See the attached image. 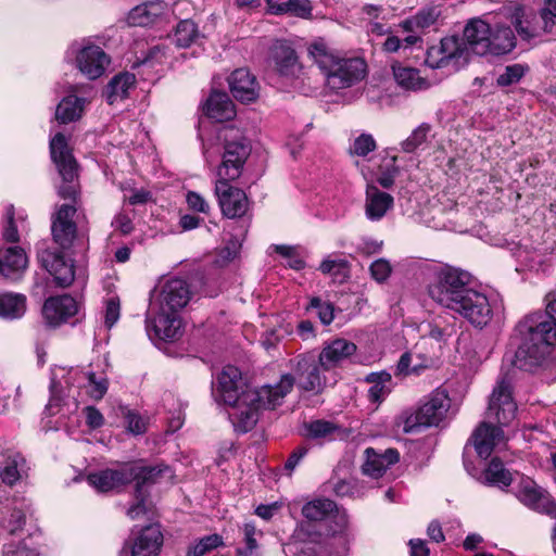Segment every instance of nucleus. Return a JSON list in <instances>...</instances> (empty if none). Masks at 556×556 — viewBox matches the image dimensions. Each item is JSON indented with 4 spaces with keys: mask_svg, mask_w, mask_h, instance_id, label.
Here are the masks:
<instances>
[{
    "mask_svg": "<svg viewBox=\"0 0 556 556\" xmlns=\"http://www.w3.org/2000/svg\"><path fill=\"white\" fill-rule=\"evenodd\" d=\"M517 404L513 397L511 379L502 376L490 395L486 409L488 420L481 421L471 435L476 452L488 458L493 450L504 442L501 426H508L516 417Z\"/></svg>",
    "mask_w": 556,
    "mask_h": 556,
    "instance_id": "obj_1",
    "label": "nucleus"
},
{
    "mask_svg": "<svg viewBox=\"0 0 556 556\" xmlns=\"http://www.w3.org/2000/svg\"><path fill=\"white\" fill-rule=\"evenodd\" d=\"M520 343L514 365L523 370L541 366L556 345V320L547 313L525 316L516 326Z\"/></svg>",
    "mask_w": 556,
    "mask_h": 556,
    "instance_id": "obj_2",
    "label": "nucleus"
},
{
    "mask_svg": "<svg viewBox=\"0 0 556 556\" xmlns=\"http://www.w3.org/2000/svg\"><path fill=\"white\" fill-rule=\"evenodd\" d=\"M293 382L294 379L290 375H282L275 386L242 391L241 399L229 405L231 410L228 415L235 430L242 433L252 430L258 420L260 409H274L279 406L293 389Z\"/></svg>",
    "mask_w": 556,
    "mask_h": 556,
    "instance_id": "obj_3",
    "label": "nucleus"
},
{
    "mask_svg": "<svg viewBox=\"0 0 556 556\" xmlns=\"http://www.w3.org/2000/svg\"><path fill=\"white\" fill-rule=\"evenodd\" d=\"M308 53L325 75L327 86L332 90L349 88L365 77L366 64L362 59H338L323 42H314Z\"/></svg>",
    "mask_w": 556,
    "mask_h": 556,
    "instance_id": "obj_4",
    "label": "nucleus"
},
{
    "mask_svg": "<svg viewBox=\"0 0 556 556\" xmlns=\"http://www.w3.org/2000/svg\"><path fill=\"white\" fill-rule=\"evenodd\" d=\"M471 282V275L448 265H434L430 269L428 294L439 305L451 309Z\"/></svg>",
    "mask_w": 556,
    "mask_h": 556,
    "instance_id": "obj_5",
    "label": "nucleus"
},
{
    "mask_svg": "<svg viewBox=\"0 0 556 556\" xmlns=\"http://www.w3.org/2000/svg\"><path fill=\"white\" fill-rule=\"evenodd\" d=\"M450 406L451 400L447 391L442 388L435 389L416 410L405 416L404 432H415L420 427L439 426L445 418Z\"/></svg>",
    "mask_w": 556,
    "mask_h": 556,
    "instance_id": "obj_6",
    "label": "nucleus"
},
{
    "mask_svg": "<svg viewBox=\"0 0 556 556\" xmlns=\"http://www.w3.org/2000/svg\"><path fill=\"white\" fill-rule=\"evenodd\" d=\"M50 153L63 180V184L58 189L59 195L75 202L77 195V184L75 180L78 176V166L63 134L58 132L50 140Z\"/></svg>",
    "mask_w": 556,
    "mask_h": 556,
    "instance_id": "obj_7",
    "label": "nucleus"
},
{
    "mask_svg": "<svg viewBox=\"0 0 556 556\" xmlns=\"http://www.w3.org/2000/svg\"><path fill=\"white\" fill-rule=\"evenodd\" d=\"M224 152L222 163L217 167V179L236 180L243 170V166L251 154L249 140L235 131L228 129L224 135Z\"/></svg>",
    "mask_w": 556,
    "mask_h": 556,
    "instance_id": "obj_8",
    "label": "nucleus"
},
{
    "mask_svg": "<svg viewBox=\"0 0 556 556\" xmlns=\"http://www.w3.org/2000/svg\"><path fill=\"white\" fill-rule=\"evenodd\" d=\"M451 311L459 314L477 328H483L492 319V307L488 296L470 286Z\"/></svg>",
    "mask_w": 556,
    "mask_h": 556,
    "instance_id": "obj_9",
    "label": "nucleus"
},
{
    "mask_svg": "<svg viewBox=\"0 0 556 556\" xmlns=\"http://www.w3.org/2000/svg\"><path fill=\"white\" fill-rule=\"evenodd\" d=\"M292 363L294 375L289 374L298 387L304 391L319 393L326 384L325 377L320 374V364L311 354L296 356Z\"/></svg>",
    "mask_w": 556,
    "mask_h": 556,
    "instance_id": "obj_10",
    "label": "nucleus"
},
{
    "mask_svg": "<svg viewBox=\"0 0 556 556\" xmlns=\"http://www.w3.org/2000/svg\"><path fill=\"white\" fill-rule=\"evenodd\" d=\"M146 321L148 331L153 330L155 337L161 340L173 341L180 334L181 319L179 314L156 304L151 303Z\"/></svg>",
    "mask_w": 556,
    "mask_h": 556,
    "instance_id": "obj_11",
    "label": "nucleus"
},
{
    "mask_svg": "<svg viewBox=\"0 0 556 556\" xmlns=\"http://www.w3.org/2000/svg\"><path fill=\"white\" fill-rule=\"evenodd\" d=\"M230 180L217 179L215 194L223 214L228 218L241 217L248 210V198L245 193L229 185Z\"/></svg>",
    "mask_w": 556,
    "mask_h": 556,
    "instance_id": "obj_12",
    "label": "nucleus"
},
{
    "mask_svg": "<svg viewBox=\"0 0 556 556\" xmlns=\"http://www.w3.org/2000/svg\"><path fill=\"white\" fill-rule=\"evenodd\" d=\"M191 292L186 280L173 278L166 280L160 288L155 301L152 302L165 309L179 313L190 301Z\"/></svg>",
    "mask_w": 556,
    "mask_h": 556,
    "instance_id": "obj_13",
    "label": "nucleus"
},
{
    "mask_svg": "<svg viewBox=\"0 0 556 556\" xmlns=\"http://www.w3.org/2000/svg\"><path fill=\"white\" fill-rule=\"evenodd\" d=\"M136 471L132 465L124 464L117 469H104L91 472L87 476L88 483L99 492H110L118 490L132 482Z\"/></svg>",
    "mask_w": 556,
    "mask_h": 556,
    "instance_id": "obj_14",
    "label": "nucleus"
},
{
    "mask_svg": "<svg viewBox=\"0 0 556 556\" xmlns=\"http://www.w3.org/2000/svg\"><path fill=\"white\" fill-rule=\"evenodd\" d=\"M41 266L53 276L60 287H68L75 279L72 260H66L63 252L46 249L38 254Z\"/></svg>",
    "mask_w": 556,
    "mask_h": 556,
    "instance_id": "obj_15",
    "label": "nucleus"
},
{
    "mask_svg": "<svg viewBox=\"0 0 556 556\" xmlns=\"http://www.w3.org/2000/svg\"><path fill=\"white\" fill-rule=\"evenodd\" d=\"M250 389L242 382L240 370L235 366H226L217 377L214 395L217 401L231 405L241 399V392Z\"/></svg>",
    "mask_w": 556,
    "mask_h": 556,
    "instance_id": "obj_16",
    "label": "nucleus"
},
{
    "mask_svg": "<svg viewBox=\"0 0 556 556\" xmlns=\"http://www.w3.org/2000/svg\"><path fill=\"white\" fill-rule=\"evenodd\" d=\"M76 207L72 204H62L52 216L51 232L54 242L62 249L72 247L76 237L77 227L73 222Z\"/></svg>",
    "mask_w": 556,
    "mask_h": 556,
    "instance_id": "obj_17",
    "label": "nucleus"
},
{
    "mask_svg": "<svg viewBox=\"0 0 556 556\" xmlns=\"http://www.w3.org/2000/svg\"><path fill=\"white\" fill-rule=\"evenodd\" d=\"M109 63V56L98 46L84 47L76 56L78 70L89 79L102 76Z\"/></svg>",
    "mask_w": 556,
    "mask_h": 556,
    "instance_id": "obj_18",
    "label": "nucleus"
},
{
    "mask_svg": "<svg viewBox=\"0 0 556 556\" xmlns=\"http://www.w3.org/2000/svg\"><path fill=\"white\" fill-rule=\"evenodd\" d=\"M77 309L75 299L64 294L49 298L43 304L42 314L47 324L56 327L73 317Z\"/></svg>",
    "mask_w": 556,
    "mask_h": 556,
    "instance_id": "obj_19",
    "label": "nucleus"
},
{
    "mask_svg": "<svg viewBox=\"0 0 556 556\" xmlns=\"http://www.w3.org/2000/svg\"><path fill=\"white\" fill-rule=\"evenodd\" d=\"M465 50L456 37H445L439 46L428 49L426 63L432 68L447 66L452 61L462 59Z\"/></svg>",
    "mask_w": 556,
    "mask_h": 556,
    "instance_id": "obj_20",
    "label": "nucleus"
},
{
    "mask_svg": "<svg viewBox=\"0 0 556 556\" xmlns=\"http://www.w3.org/2000/svg\"><path fill=\"white\" fill-rule=\"evenodd\" d=\"M464 40L466 50L477 55H485L492 46L490 25L479 18L470 21L464 29Z\"/></svg>",
    "mask_w": 556,
    "mask_h": 556,
    "instance_id": "obj_21",
    "label": "nucleus"
},
{
    "mask_svg": "<svg viewBox=\"0 0 556 556\" xmlns=\"http://www.w3.org/2000/svg\"><path fill=\"white\" fill-rule=\"evenodd\" d=\"M271 56L277 72L287 79L299 78L302 65L293 48L285 42H276L271 48Z\"/></svg>",
    "mask_w": 556,
    "mask_h": 556,
    "instance_id": "obj_22",
    "label": "nucleus"
},
{
    "mask_svg": "<svg viewBox=\"0 0 556 556\" xmlns=\"http://www.w3.org/2000/svg\"><path fill=\"white\" fill-rule=\"evenodd\" d=\"M28 258L23 248L9 245L0 248V274L11 280L18 279L27 268Z\"/></svg>",
    "mask_w": 556,
    "mask_h": 556,
    "instance_id": "obj_23",
    "label": "nucleus"
},
{
    "mask_svg": "<svg viewBox=\"0 0 556 556\" xmlns=\"http://www.w3.org/2000/svg\"><path fill=\"white\" fill-rule=\"evenodd\" d=\"M230 91L238 101L252 102L258 97V84L247 68L233 71L228 78Z\"/></svg>",
    "mask_w": 556,
    "mask_h": 556,
    "instance_id": "obj_24",
    "label": "nucleus"
},
{
    "mask_svg": "<svg viewBox=\"0 0 556 556\" xmlns=\"http://www.w3.org/2000/svg\"><path fill=\"white\" fill-rule=\"evenodd\" d=\"M356 352V345L346 339H334L326 343L318 362L324 370H330Z\"/></svg>",
    "mask_w": 556,
    "mask_h": 556,
    "instance_id": "obj_25",
    "label": "nucleus"
},
{
    "mask_svg": "<svg viewBox=\"0 0 556 556\" xmlns=\"http://www.w3.org/2000/svg\"><path fill=\"white\" fill-rule=\"evenodd\" d=\"M163 544L159 525H150L141 530L130 547L131 556H157Z\"/></svg>",
    "mask_w": 556,
    "mask_h": 556,
    "instance_id": "obj_26",
    "label": "nucleus"
},
{
    "mask_svg": "<svg viewBox=\"0 0 556 556\" xmlns=\"http://www.w3.org/2000/svg\"><path fill=\"white\" fill-rule=\"evenodd\" d=\"M130 464L134 471H136L132 481L136 482L135 490L139 495L142 493L148 494V489L152 484L173 477L170 468L166 465L142 466L134 463Z\"/></svg>",
    "mask_w": 556,
    "mask_h": 556,
    "instance_id": "obj_27",
    "label": "nucleus"
},
{
    "mask_svg": "<svg viewBox=\"0 0 556 556\" xmlns=\"http://www.w3.org/2000/svg\"><path fill=\"white\" fill-rule=\"evenodd\" d=\"M366 460L362 467L363 473L371 478H380L386 470L400 459V454L395 448H388L383 453H378L368 447L365 451Z\"/></svg>",
    "mask_w": 556,
    "mask_h": 556,
    "instance_id": "obj_28",
    "label": "nucleus"
},
{
    "mask_svg": "<svg viewBox=\"0 0 556 556\" xmlns=\"http://www.w3.org/2000/svg\"><path fill=\"white\" fill-rule=\"evenodd\" d=\"M394 199L391 194L381 191L375 186L366 190L365 214L371 222H378L393 207Z\"/></svg>",
    "mask_w": 556,
    "mask_h": 556,
    "instance_id": "obj_29",
    "label": "nucleus"
},
{
    "mask_svg": "<svg viewBox=\"0 0 556 556\" xmlns=\"http://www.w3.org/2000/svg\"><path fill=\"white\" fill-rule=\"evenodd\" d=\"M516 497L529 508L542 513L547 503L548 493L543 491L531 479H522L515 488Z\"/></svg>",
    "mask_w": 556,
    "mask_h": 556,
    "instance_id": "obj_30",
    "label": "nucleus"
},
{
    "mask_svg": "<svg viewBox=\"0 0 556 556\" xmlns=\"http://www.w3.org/2000/svg\"><path fill=\"white\" fill-rule=\"evenodd\" d=\"M204 110L205 114L216 122L230 121L236 115L232 101L226 92L220 91H213L210 94Z\"/></svg>",
    "mask_w": 556,
    "mask_h": 556,
    "instance_id": "obj_31",
    "label": "nucleus"
},
{
    "mask_svg": "<svg viewBox=\"0 0 556 556\" xmlns=\"http://www.w3.org/2000/svg\"><path fill=\"white\" fill-rule=\"evenodd\" d=\"M536 21L538 17L535 13L525 7L515 8L511 14V24L523 40H530L540 35V27Z\"/></svg>",
    "mask_w": 556,
    "mask_h": 556,
    "instance_id": "obj_32",
    "label": "nucleus"
},
{
    "mask_svg": "<svg viewBox=\"0 0 556 556\" xmlns=\"http://www.w3.org/2000/svg\"><path fill=\"white\" fill-rule=\"evenodd\" d=\"M392 72L397 86L406 91H421L429 87L428 80L416 68L394 64Z\"/></svg>",
    "mask_w": 556,
    "mask_h": 556,
    "instance_id": "obj_33",
    "label": "nucleus"
},
{
    "mask_svg": "<svg viewBox=\"0 0 556 556\" xmlns=\"http://www.w3.org/2000/svg\"><path fill=\"white\" fill-rule=\"evenodd\" d=\"M266 2L271 14H290L301 18H308L312 15L309 0H266Z\"/></svg>",
    "mask_w": 556,
    "mask_h": 556,
    "instance_id": "obj_34",
    "label": "nucleus"
},
{
    "mask_svg": "<svg viewBox=\"0 0 556 556\" xmlns=\"http://www.w3.org/2000/svg\"><path fill=\"white\" fill-rule=\"evenodd\" d=\"M86 103L85 98L70 94L59 103L55 118L62 124L75 122L81 117Z\"/></svg>",
    "mask_w": 556,
    "mask_h": 556,
    "instance_id": "obj_35",
    "label": "nucleus"
},
{
    "mask_svg": "<svg viewBox=\"0 0 556 556\" xmlns=\"http://www.w3.org/2000/svg\"><path fill=\"white\" fill-rule=\"evenodd\" d=\"M27 228L26 216L22 213L16 215L13 205L7 206L2 230L3 239L10 243H16L20 241V230L26 231Z\"/></svg>",
    "mask_w": 556,
    "mask_h": 556,
    "instance_id": "obj_36",
    "label": "nucleus"
},
{
    "mask_svg": "<svg viewBox=\"0 0 556 556\" xmlns=\"http://www.w3.org/2000/svg\"><path fill=\"white\" fill-rule=\"evenodd\" d=\"M136 76L124 72L115 75L106 86V99L110 104L128 97L129 89L134 88Z\"/></svg>",
    "mask_w": 556,
    "mask_h": 556,
    "instance_id": "obj_37",
    "label": "nucleus"
},
{
    "mask_svg": "<svg viewBox=\"0 0 556 556\" xmlns=\"http://www.w3.org/2000/svg\"><path fill=\"white\" fill-rule=\"evenodd\" d=\"M163 13L160 2H147L134 8L128 14V23L132 26H148Z\"/></svg>",
    "mask_w": 556,
    "mask_h": 556,
    "instance_id": "obj_38",
    "label": "nucleus"
},
{
    "mask_svg": "<svg viewBox=\"0 0 556 556\" xmlns=\"http://www.w3.org/2000/svg\"><path fill=\"white\" fill-rule=\"evenodd\" d=\"M366 380L371 383L368 389V400L371 403H381L391 392L392 377L387 371L372 372Z\"/></svg>",
    "mask_w": 556,
    "mask_h": 556,
    "instance_id": "obj_39",
    "label": "nucleus"
},
{
    "mask_svg": "<svg viewBox=\"0 0 556 556\" xmlns=\"http://www.w3.org/2000/svg\"><path fill=\"white\" fill-rule=\"evenodd\" d=\"M26 311V298L22 294H0V317L7 319L21 318Z\"/></svg>",
    "mask_w": 556,
    "mask_h": 556,
    "instance_id": "obj_40",
    "label": "nucleus"
},
{
    "mask_svg": "<svg viewBox=\"0 0 556 556\" xmlns=\"http://www.w3.org/2000/svg\"><path fill=\"white\" fill-rule=\"evenodd\" d=\"M491 43L489 53L504 54L510 52L516 46V37L509 26H498L494 33L491 31Z\"/></svg>",
    "mask_w": 556,
    "mask_h": 556,
    "instance_id": "obj_41",
    "label": "nucleus"
},
{
    "mask_svg": "<svg viewBox=\"0 0 556 556\" xmlns=\"http://www.w3.org/2000/svg\"><path fill=\"white\" fill-rule=\"evenodd\" d=\"M336 509V504L328 498H315L302 507L303 516L309 521L324 520Z\"/></svg>",
    "mask_w": 556,
    "mask_h": 556,
    "instance_id": "obj_42",
    "label": "nucleus"
},
{
    "mask_svg": "<svg viewBox=\"0 0 556 556\" xmlns=\"http://www.w3.org/2000/svg\"><path fill=\"white\" fill-rule=\"evenodd\" d=\"M71 399L64 401L58 393L55 384L51 386V397L46 406V413L50 416L62 414L63 416L70 415L77 410L78 402L73 394Z\"/></svg>",
    "mask_w": 556,
    "mask_h": 556,
    "instance_id": "obj_43",
    "label": "nucleus"
},
{
    "mask_svg": "<svg viewBox=\"0 0 556 556\" xmlns=\"http://www.w3.org/2000/svg\"><path fill=\"white\" fill-rule=\"evenodd\" d=\"M484 479L490 484L508 486L513 481V476L510 471L504 467L501 459L495 457L484 470Z\"/></svg>",
    "mask_w": 556,
    "mask_h": 556,
    "instance_id": "obj_44",
    "label": "nucleus"
},
{
    "mask_svg": "<svg viewBox=\"0 0 556 556\" xmlns=\"http://www.w3.org/2000/svg\"><path fill=\"white\" fill-rule=\"evenodd\" d=\"M200 36L198 26L191 20H182L177 24L175 41L177 46L186 48L191 46Z\"/></svg>",
    "mask_w": 556,
    "mask_h": 556,
    "instance_id": "obj_45",
    "label": "nucleus"
},
{
    "mask_svg": "<svg viewBox=\"0 0 556 556\" xmlns=\"http://www.w3.org/2000/svg\"><path fill=\"white\" fill-rule=\"evenodd\" d=\"M243 534V542L245 546L243 548H237L238 556H257V538L262 536V531L256 530L253 523L247 522L241 528Z\"/></svg>",
    "mask_w": 556,
    "mask_h": 556,
    "instance_id": "obj_46",
    "label": "nucleus"
},
{
    "mask_svg": "<svg viewBox=\"0 0 556 556\" xmlns=\"http://www.w3.org/2000/svg\"><path fill=\"white\" fill-rule=\"evenodd\" d=\"M338 430L337 426L326 420H314L304 426V437L313 440L328 439Z\"/></svg>",
    "mask_w": 556,
    "mask_h": 556,
    "instance_id": "obj_47",
    "label": "nucleus"
},
{
    "mask_svg": "<svg viewBox=\"0 0 556 556\" xmlns=\"http://www.w3.org/2000/svg\"><path fill=\"white\" fill-rule=\"evenodd\" d=\"M80 380L86 381L85 387L89 395L94 400H100L108 391V380L103 376H97L93 372H79Z\"/></svg>",
    "mask_w": 556,
    "mask_h": 556,
    "instance_id": "obj_48",
    "label": "nucleus"
},
{
    "mask_svg": "<svg viewBox=\"0 0 556 556\" xmlns=\"http://www.w3.org/2000/svg\"><path fill=\"white\" fill-rule=\"evenodd\" d=\"M529 71V67L523 64H513L505 67L504 72L496 78V84L500 87H508L520 81V79Z\"/></svg>",
    "mask_w": 556,
    "mask_h": 556,
    "instance_id": "obj_49",
    "label": "nucleus"
},
{
    "mask_svg": "<svg viewBox=\"0 0 556 556\" xmlns=\"http://www.w3.org/2000/svg\"><path fill=\"white\" fill-rule=\"evenodd\" d=\"M430 130L431 126L429 124L424 123L419 125L416 129L413 130L410 136L402 142L403 151L406 153L414 152L417 148L426 142Z\"/></svg>",
    "mask_w": 556,
    "mask_h": 556,
    "instance_id": "obj_50",
    "label": "nucleus"
},
{
    "mask_svg": "<svg viewBox=\"0 0 556 556\" xmlns=\"http://www.w3.org/2000/svg\"><path fill=\"white\" fill-rule=\"evenodd\" d=\"M319 270L333 277L345 276L348 273V261L341 257L328 256L319 265Z\"/></svg>",
    "mask_w": 556,
    "mask_h": 556,
    "instance_id": "obj_51",
    "label": "nucleus"
},
{
    "mask_svg": "<svg viewBox=\"0 0 556 556\" xmlns=\"http://www.w3.org/2000/svg\"><path fill=\"white\" fill-rule=\"evenodd\" d=\"M307 309H315L324 325H330L334 318L333 305L330 302L323 301L320 298H313Z\"/></svg>",
    "mask_w": 556,
    "mask_h": 556,
    "instance_id": "obj_52",
    "label": "nucleus"
},
{
    "mask_svg": "<svg viewBox=\"0 0 556 556\" xmlns=\"http://www.w3.org/2000/svg\"><path fill=\"white\" fill-rule=\"evenodd\" d=\"M122 412L125 419L126 429L130 433L138 435L146 432L147 424L138 413L127 408H123Z\"/></svg>",
    "mask_w": 556,
    "mask_h": 556,
    "instance_id": "obj_53",
    "label": "nucleus"
},
{
    "mask_svg": "<svg viewBox=\"0 0 556 556\" xmlns=\"http://www.w3.org/2000/svg\"><path fill=\"white\" fill-rule=\"evenodd\" d=\"M223 538L218 534H211L202 538L193 547V556H203L205 553L220 546Z\"/></svg>",
    "mask_w": 556,
    "mask_h": 556,
    "instance_id": "obj_54",
    "label": "nucleus"
},
{
    "mask_svg": "<svg viewBox=\"0 0 556 556\" xmlns=\"http://www.w3.org/2000/svg\"><path fill=\"white\" fill-rule=\"evenodd\" d=\"M376 149V141L371 135L363 134L354 140L353 153L359 156H366Z\"/></svg>",
    "mask_w": 556,
    "mask_h": 556,
    "instance_id": "obj_55",
    "label": "nucleus"
},
{
    "mask_svg": "<svg viewBox=\"0 0 556 556\" xmlns=\"http://www.w3.org/2000/svg\"><path fill=\"white\" fill-rule=\"evenodd\" d=\"M391 271L392 267L389 261L384 258L376 260L370 265L371 277L378 282L386 281L389 278Z\"/></svg>",
    "mask_w": 556,
    "mask_h": 556,
    "instance_id": "obj_56",
    "label": "nucleus"
},
{
    "mask_svg": "<svg viewBox=\"0 0 556 556\" xmlns=\"http://www.w3.org/2000/svg\"><path fill=\"white\" fill-rule=\"evenodd\" d=\"M541 20L544 31H551L556 25V0H546L545 7L541 10Z\"/></svg>",
    "mask_w": 556,
    "mask_h": 556,
    "instance_id": "obj_57",
    "label": "nucleus"
},
{
    "mask_svg": "<svg viewBox=\"0 0 556 556\" xmlns=\"http://www.w3.org/2000/svg\"><path fill=\"white\" fill-rule=\"evenodd\" d=\"M121 304L117 298H111L105 307V326L112 328L119 319Z\"/></svg>",
    "mask_w": 556,
    "mask_h": 556,
    "instance_id": "obj_58",
    "label": "nucleus"
},
{
    "mask_svg": "<svg viewBox=\"0 0 556 556\" xmlns=\"http://www.w3.org/2000/svg\"><path fill=\"white\" fill-rule=\"evenodd\" d=\"M2 556H38V553L23 543H8L3 545Z\"/></svg>",
    "mask_w": 556,
    "mask_h": 556,
    "instance_id": "obj_59",
    "label": "nucleus"
},
{
    "mask_svg": "<svg viewBox=\"0 0 556 556\" xmlns=\"http://www.w3.org/2000/svg\"><path fill=\"white\" fill-rule=\"evenodd\" d=\"M135 497L137 501L136 504L131 505L127 510V516L130 519H136L139 516H141L148 511V504H147L148 494L142 493L139 495L137 493V491L135 490Z\"/></svg>",
    "mask_w": 556,
    "mask_h": 556,
    "instance_id": "obj_60",
    "label": "nucleus"
},
{
    "mask_svg": "<svg viewBox=\"0 0 556 556\" xmlns=\"http://www.w3.org/2000/svg\"><path fill=\"white\" fill-rule=\"evenodd\" d=\"M0 477L3 483L10 486L14 485L21 479V473L17 469L16 462L13 460L5 465L0 472Z\"/></svg>",
    "mask_w": 556,
    "mask_h": 556,
    "instance_id": "obj_61",
    "label": "nucleus"
},
{
    "mask_svg": "<svg viewBox=\"0 0 556 556\" xmlns=\"http://www.w3.org/2000/svg\"><path fill=\"white\" fill-rule=\"evenodd\" d=\"M187 203L189 207L193 211H198L201 213H207L210 210L208 203L203 199V197L194 191H190L187 194Z\"/></svg>",
    "mask_w": 556,
    "mask_h": 556,
    "instance_id": "obj_62",
    "label": "nucleus"
},
{
    "mask_svg": "<svg viewBox=\"0 0 556 556\" xmlns=\"http://www.w3.org/2000/svg\"><path fill=\"white\" fill-rule=\"evenodd\" d=\"M85 415H86V424L90 428L97 429V428H100L101 426H103L104 417L100 413V410H98L96 407H93V406L86 407Z\"/></svg>",
    "mask_w": 556,
    "mask_h": 556,
    "instance_id": "obj_63",
    "label": "nucleus"
},
{
    "mask_svg": "<svg viewBox=\"0 0 556 556\" xmlns=\"http://www.w3.org/2000/svg\"><path fill=\"white\" fill-rule=\"evenodd\" d=\"M26 522L25 514L20 509H14L11 513L9 522H8V529L11 534L16 533L18 530L23 528V526Z\"/></svg>",
    "mask_w": 556,
    "mask_h": 556,
    "instance_id": "obj_64",
    "label": "nucleus"
}]
</instances>
